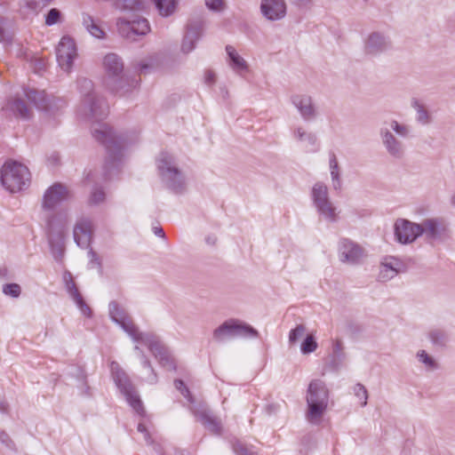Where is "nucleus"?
Wrapping results in <instances>:
<instances>
[{
	"instance_id": "nucleus-1",
	"label": "nucleus",
	"mask_w": 455,
	"mask_h": 455,
	"mask_svg": "<svg viewBox=\"0 0 455 455\" xmlns=\"http://www.w3.org/2000/svg\"><path fill=\"white\" fill-rule=\"evenodd\" d=\"M92 134L107 150V158L103 167L104 180H112L120 172L123 149L127 144V138L124 134H117L107 124H98L92 127Z\"/></svg>"
},
{
	"instance_id": "nucleus-2",
	"label": "nucleus",
	"mask_w": 455,
	"mask_h": 455,
	"mask_svg": "<svg viewBox=\"0 0 455 455\" xmlns=\"http://www.w3.org/2000/svg\"><path fill=\"white\" fill-rule=\"evenodd\" d=\"M103 64L107 74L105 84L112 92L122 96L138 86L140 79L124 73V62L117 54H107Z\"/></svg>"
},
{
	"instance_id": "nucleus-3",
	"label": "nucleus",
	"mask_w": 455,
	"mask_h": 455,
	"mask_svg": "<svg viewBox=\"0 0 455 455\" xmlns=\"http://www.w3.org/2000/svg\"><path fill=\"white\" fill-rule=\"evenodd\" d=\"M329 402V390L325 383L321 379H313L307 387L306 412L307 419L317 424L323 416Z\"/></svg>"
},
{
	"instance_id": "nucleus-4",
	"label": "nucleus",
	"mask_w": 455,
	"mask_h": 455,
	"mask_svg": "<svg viewBox=\"0 0 455 455\" xmlns=\"http://www.w3.org/2000/svg\"><path fill=\"white\" fill-rule=\"evenodd\" d=\"M159 176L164 186L174 194H182L186 190V182L182 172L178 168L175 158L168 152H162L157 159Z\"/></svg>"
},
{
	"instance_id": "nucleus-5",
	"label": "nucleus",
	"mask_w": 455,
	"mask_h": 455,
	"mask_svg": "<svg viewBox=\"0 0 455 455\" xmlns=\"http://www.w3.org/2000/svg\"><path fill=\"white\" fill-rule=\"evenodd\" d=\"M111 374L119 391L124 395L127 403L141 417L146 415L142 401L126 372L116 362L110 364Z\"/></svg>"
},
{
	"instance_id": "nucleus-6",
	"label": "nucleus",
	"mask_w": 455,
	"mask_h": 455,
	"mask_svg": "<svg viewBox=\"0 0 455 455\" xmlns=\"http://www.w3.org/2000/svg\"><path fill=\"white\" fill-rule=\"evenodd\" d=\"M66 216L51 214L46 218L48 242L52 254L57 262H62L65 255Z\"/></svg>"
},
{
	"instance_id": "nucleus-7",
	"label": "nucleus",
	"mask_w": 455,
	"mask_h": 455,
	"mask_svg": "<svg viewBox=\"0 0 455 455\" xmlns=\"http://www.w3.org/2000/svg\"><path fill=\"white\" fill-rule=\"evenodd\" d=\"M30 172L27 166L16 161H7L0 171L2 185L10 192L20 191L29 183Z\"/></svg>"
},
{
	"instance_id": "nucleus-8",
	"label": "nucleus",
	"mask_w": 455,
	"mask_h": 455,
	"mask_svg": "<svg viewBox=\"0 0 455 455\" xmlns=\"http://www.w3.org/2000/svg\"><path fill=\"white\" fill-rule=\"evenodd\" d=\"M213 339L221 342L226 339L234 338H257L259 332L251 325L238 320L228 319L213 331Z\"/></svg>"
},
{
	"instance_id": "nucleus-9",
	"label": "nucleus",
	"mask_w": 455,
	"mask_h": 455,
	"mask_svg": "<svg viewBox=\"0 0 455 455\" xmlns=\"http://www.w3.org/2000/svg\"><path fill=\"white\" fill-rule=\"evenodd\" d=\"M24 95L36 108L48 113H53L65 105L64 100L49 96L44 90L26 87Z\"/></svg>"
},
{
	"instance_id": "nucleus-10",
	"label": "nucleus",
	"mask_w": 455,
	"mask_h": 455,
	"mask_svg": "<svg viewBox=\"0 0 455 455\" xmlns=\"http://www.w3.org/2000/svg\"><path fill=\"white\" fill-rule=\"evenodd\" d=\"M108 310L112 321L120 325L134 341L140 342L144 338L145 334L139 331L132 318L124 308L119 307L116 301L113 300L109 303Z\"/></svg>"
},
{
	"instance_id": "nucleus-11",
	"label": "nucleus",
	"mask_w": 455,
	"mask_h": 455,
	"mask_svg": "<svg viewBox=\"0 0 455 455\" xmlns=\"http://www.w3.org/2000/svg\"><path fill=\"white\" fill-rule=\"evenodd\" d=\"M147 345L151 353L158 359L159 363L170 371L176 370V364L172 357L169 355L166 347L157 339V338L149 333H146L140 341Z\"/></svg>"
},
{
	"instance_id": "nucleus-12",
	"label": "nucleus",
	"mask_w": 455,
	"mask_h": 455,
	"mask_svg": "<svg viewBox=\"0 0 455 455\" xmlns=\"http://www.w3.org/2000/svg\"><path fill=\"white\" fill-rule=\"evenodd\" d=\"M76 55V46L74 39L68 36H64L56 48V58L59 66L63 70L69 71Z\"/></svg>"
},
{
	"instance_id": "nucleus-13",
	"label": "nucleus",
	"mask_w": 455,
	"mask_h": 455,
	"mask_svg": "<svg viewBox=\"0 0 455 455\" xmlns=\"http://www.w3.org/2000/svg\"><path fill=\"white\" fill-rule=\"evenodd\" d=\"M68 188L61 183H54L44 192L42 207L44 211H53L56 206L71 198Z\"/></svg>"
},
{
	"instance_id": "nucleus-14",
	"label": "nucleus",
	"mask_w": 455,
	"mask_h": 455,
	"mask_svg": "<svg viewBox=\"0 0 455 455\" xmlns=\"http://www.w3.org/2000/svg\"><path fill=\"white\" fill-rule=\"evenodd\" d=\"M421 235H423V229L419 224L403 219L395 221V235L399 243H411Z\"/></svg>"
},
{
	"instance_id": "nucleus-15",
	"label": "nucleus",
	"mask_w": 455,
	"mask_h": 455,
	"mask_svg": "<svg viewBox=\"0 0 455 455\" xmlns=\"http://www.w3.org/2000/svg\"><path fill=\"white\" fill-rule=\"evenodd\" d=\"M339 251L340 260L352 265L361 263L362 259L366 257L365 250L348 238L340 239Z\"/></svg>"
},
{
	"instance_id": "nucleus-16",
	"label": "nucleus",
	"mask_w": 455,
	"mask_h": 455,
	"mask_svg": "<svg viewBox=\"0 0 455 455\" xmlns=\"http://www.w3.org/2000/svg\"><path fill=\"white\" fill-rule=\"evenodd\" d=\"M204 24L203 18H198L187 25V32L181 44L182 52L189 53L195 49L196 42L203 35Z\"/></svg>"
},
{
	"instance_id": "nucleus-17",
	"label": "nucleus",
	"mask_w": 455,
	"mask_h": 455,
	"mask_svg": "<svg viewBox=\"0 0 455 455\" xmlns=\"http://www.w3.org/2000/svg\"><path fill=\"white\" fill-rule=\"evenodd\" d=\"M292 105L305 121H312L317 116V109L313 99L307 94H294L291 97Z\"/></svg>"
},
{
	"instance_id": "nucleus-18",
	"label": "nucleus",
	"mask_w": 455,
	"mask_h": 455,
	"mask_svg": "<svg viewBox=\"0 0 455 455\" xmlns=\"http://www.w3.org/2000/svg\"><path fill=\"white\" fill-rule=\"evenodd\" d=\"M63 281L65 283L66 290L68 295L72 298V299L76 302L77 307L80 308L81 312L87 317H91L92 315V311L91 307L85 303L82 294L80 293L74 279L72 274L66 270L63 274Z\"/></svg>"
},
{
	"instance_id": "nucleus-19",
	"label": "nucleus",
	"mask_w": 455,
	"mask_h": 455,
	"mask_svg": "<svg viewBox=\"0 0 455 455\" xmlns=\"http://www.w3.org/2000/svg\"><path fill=\"white\" fill-rule=\"evenodd\" d=\"M83 107L85 108V116L96 121L105 118L108 113V107L105 100L97 96L84 98Z\"/></svg>"
},
{
	"instance_id": "nucleus-20",
	"label": "nucleus",
	"mask_w": 455,
	"mask_h": 455,
	"mask_svg": "<svg viewBox=\"0 0 455 455\" xmlns=\"http://www.w3.org/2000/svg\"><path fill=\"white\" fill-rule=\"evenodd\" d=\"M390 41L379 32H372L369 35L364 44V52L367 55L376 56L389 49Z\"/></svg>"
},
{
	"instance_id": "nucleus-21",
	"label": "nucleus",
	"mask_w": 455,
	"mask_h": 455,
	"mask_svg": "<svg viewBox=\"0 0 455 455\" xmlns=\"http://www.w3.org/2000/svg\"><path fill=\"white\" fill-rule=\"evenodd\" d=\"M379 134L387 153L394 158H403L404 156V147L402 141L398 140L387 128H381Z\"/></svg>"
},
{
	"instance_id": "nucleus-22",
	"label": "nucleus",
	"mask_w": 455,
	"mask_h": 455,
	"mask_svg": "<svg viewBox=\"0 0 455 455\" xmlns=\"http://www.w3.org/2000/svg\"><path fill=\"white\" fill-rule=\"evenodd\" d=\"M260 9L269 20H280L286 14V4L283 0H262Z\"/></svg>"
},
{
	"instance_id": "nucleus-23",
	"label": "nucleus",
	"mask_w": 455,
	"mask_h": 455,
	"mask_svg": "<svg viewBox=\"0 0 455 455\" xmlns=\"http://www.w3.org/2000/svg\"><path fill=\"white\" fill-rule=\"evenodd\" d=\"M423 234L429 240H437L442 237L446 228L438 219H427L421 224Z\"/></svg>"
},
{
	"instance_id": "nucleus-24",
	"label": "nucleus",
	"mask_w": 455,
	"mask_h": 455,
	"mask_svg": "<svg viewBox=\"0 0 455 455\" xmlns=\"http://www.w3.org/2000/svg\"><path fill=\"white\" fill-rule=\"evenodd\" d=\"M91 238V222L82 220L78 222L74 228V240L80 247H85Z\"/></svg>"
},
{
	"instance_id": "nucleus-25",
	"label": "nucleus",
	"mask_w": 455,
	"mask_h": 455,
	"mask_svg": "<svg viewBox=\"0 0 455 455\" xmlns=\"http://www.w3.org/2000/svg\"><path fill=\"white\" fill-rule=\"evenodd\" d=\"M427 337L434 347L437 348H445L450 341V335L448 331L442 328H433L428 333Z\"/></svg>"
},
{
	"instance_id": "nucleus-26",
	"label": "nucleus",
	"mask_w": 455,
	"mask_h": 455,
	"mask_svg": "<svg viewBox=\"0 0 455 455\" xmlns=\"http://www.w3.org/2000/svg\"><path fill=\"white\" fill-rule=\"evenodd\" d=\"M226 52L228 56L229 65L236 73L248 70L247 62L236 52L233 46L227 45Z\"/></svg>"
},
{
	"instance_id": "nucleus-27",
	"label": "nucleus",
	"mask_w": 455,
	"mask_h": 455,
	"mask_svg": "<svg viewBox=\"0 0 455 455\" xmlns=\"http://www.w3.org/2000/svg\"><path fill=\"white\" fill-rule=\"evenodd\" d=\"M8 108L16 117H20L24 120H28L32 115L25 101L20 98L9 101Z\"/></svg>"
},
{
	"instance_id": "nucleus-28",
	"label": "nucleus",
	"mask_w": 455,
	"mask_h": 455,
	"mask_svg": "<svg viewBox=\"0 0 455 455\" xmlns=\"http://www.w3.org/2000/svg\"><path fill=\"white\" fill-rule=\"evenodd\" d=\"M199 421L209 431L214 434H220L221 426L220 420L208 411H202L198 413Z\"/></svg>"
},
{
	"instance_id": "nucleus-29",
	"label": "nucleus",
	"mask_w": 455,
	"mask_h": 455,
	"mask_svg": "<svg viewBox=\"0 0 455 455\" xmlns=\"http://www.w3.org/2000/svg\"><path fill=\"white\" fill-rule=\"evenodd\" d=\"M330 169H331V177L332 181V188L337 193H340L342 190V181L340 178L339 163L334 153H331L330 155Z\"/></svg>"
},
{
	"instance_id": "nucleus-30",
	"label": "nucleus",
	"mask_w": 455,
	"mask_h": 455,
	"mask_svg": "<svg viewBox=\"0 0 455 455\" xmlns=\"http://www.w3.org/2000/svg\"><path fill=\"white\" fill-rule=\"evenodd\" d=\"M311 197L315 206L325 201H329L330 197L327 186L322 181L315 183L312 188Z\"/></svg>"
},
{
	"instance_id": "nucleus-31",
	"label": "nucleus",
	"mask_w": 455,
	"mask_h": 455,
	"mask_svg": "<svg viewBox=\"0 0 455 455\" xmlns=\"http://www.w3.org/2000/svg\"><path fill=\"white\" fill-rule=\"evenodd\" d=\"M158 13L162 17H170L177 10L178 0H152Z\"/></svg>"
},
{
	"instance_id": "nucleus-32",
	"label": "nucleus",
	"mask_w": 455,
	"mask_h": 455,
	"mask_svg": "<svg viewBox=\"0 0 455 455\" xmlns=\"http://www.w3.org/2000/svg\"><path fill=\"white\" fill-rule=\"evenodd\" d=\"M317 212L324 220L329 222H336L338 220V213L336 212V207L332 204L331 200L325 201L318 205L315 206Z\"/></svg>"
},
{
	"instance_id": "nucleus-33",
	"label": "nucleus",
	"mask_w": 455,
	"mask_h": 455,
	"mask_svg": "<svg viewBox=\"0 0 455 455\" xmlns=\"http://www.w3.org/2000/svg\"><path fill=\"white\" fill-rule=\"evenodd\" d=\"M114 4L120 11L140 12L145 9L142 0H115Z\"/></svg>"
},
{
	"instance_id": "nucleus-34",
	"label": "nucleus",
	"mask_w": 455,
	"mask_h": 455,
	"mask_svg": "<svg viewBox=\"0 0 455 455\" xmlns=\"http://www.w3.org/2000/svg\"><path fill=\"white\" fill-rule=\"evenodd\" d=\"M83 25L86 28V30L96 38H103L105 36V32L103 29L97 24L90 14L83 13Z\"/></svg>"
},
{
	"instance_id": "nucleus-35",
	"label": "nucleus",
	"mask_w": 455,
	"mask_h": 455,
	"mask_svg": "<svg viewBox=\"0 0 455 455\" xmlns=\"http://www.w3.org/2000/svg\"><path fill=\"white\" fill-rule=\"evenodd\" d=\"M116 26L118 33L121 36L131 40H136V37L133 34V26L132 20H126L124 18H119L116 20Z\"/></svg>"
},
{
	"instance_id": "nucleus-36",
	"label": "nucleus",
	"mask_w": 455,
	"mask_h": 455,
	"mask_svg": "<svg viewBox=\"0 0 455 455\" xmlns=\"http://www.w3.org/2000/svg\"><path fill=\"white\" fill-rule=\"evenodd\" d=\"M132 21L133 26V34L135 37L137 36H145L149 32L150 27L147 19L138 17L132 20Z\"/></svg>"
},
{
	"instance_id": "nucleus-37",
	"label": "nucleus",
	"mask_w": 455,
	"mask_h": 455,
	"mask_svg": "<svg viewBox=\"0 0 455 455\" xmlns=\"http://www.w3.org/2000/svg\"><path fill=\"white\" fill-rule=\"evenodd\" d=\"M70 374L82 383V394L85 395H91L90 387L88 386L86 379L87 375L84 370L80 366H76L73 369Z\"/></svg>"
},
{
	"instance_id": "nucleus-38",
	"label": "nucleus",
	"mask_w": 455,
	"mask_h": 455,
	"mask_svg": "<svg viewBox=\"0 0 455 455\" xmlns=\"http://www.w3.org/2000/svg\"><path fill=\"white\" fill-rule=\"evenodd\" d=\"M78 88L84 98L95 97L93 92V83L88 78H79L77 81Z\"/></svg>"
},
{
	"instance_id": "nucleus-39",
	"label": "nucleus",
	"mask_w": 455,
	"mask_h": 455,
	"mask_svg": "<svg viewBox=\"0 0 455 455\" xmlns=\"http://www.w3.org/2000/svg\"><path fill=\"white\" fill-rule=\"evenodd\" d=\"M412 106L417 111V120L422 124H429L430 116L428 111L425 108V107L417 100H413Z\"/></svg>"
},
{
	"instance_id": "nucleus-40",
	"label": "nucleus",
	"mask_w": 455,
	"mask_h": 455,
	"mask_svg": "<svg viewBox=\"0 0 455 455\" xmlns=\"http://www.w3.org/2000/svg\"><path fill=\"white\" fill-rule=\"evenodd\" d=\"M317 348V342L313 334H307L301 343L300 350L303 355L313 353Z\"/></svg>"
},
{
	"instance_id": "nucleus-41",
	"label": "nucleus",
	"mask_w": 455,
	"mask_h": 455,
	"mask_svg": "<svg viewBox=\"0 0 455 455\" xmlns=\"http://www.w3.org/2000/svg\"><path fill=\"white\" fill-rule=\"evenodd\" d=\"M419 361L426 365L428 370H436L439 368L437 362L430 356L425 350H419L417 354Z\"/></svg>"
},
{
	"instance_id": "nucleus-42",
	"label": "nucleus",
	"mask_w": 455,
	"mask_h": 455,
	"mask_svg": "<svg viewBox=\"0 0 455 455\" xmlns=\"http://www.w3.org/2000/svg\"><path fill=\"white\" fill-rule=\"evenodd\" d=\"M61 12L57 8H52L48 11L45 15V24L47 26H52L60 21Z\"/></svg>"
},
{
	"instance_id": "nucleus-43",
	"label": "nucleus",
	"mask_w": 455,
	"mask_h": 455,
	"mask_svg": "<svg viewBox=\"0 0 455 455\" xmlns=\"http://www.w3.org/2000/svg\"><path fill=\"white\" fill-rule=\"evenodd\" d=\"M106 195L104 190L100 188H95L91 193L90 198H89V204H100L105 201Z\"/></svg>"
},
{
	"instance_id": "nucleus-44",
	"label": "nucleus",
	"mask_w": 455,
	"mask_h": 455,
	"mask_svg": "<svg viewBox=\"0 0 455 455\" xmlns=\"http://www.w3.org/2000/svg\"><path fill=\"white\" fill-rule=\"evenodd\" d=\"M306 332V327L303 324H298L294 329H291L289 333L290 344H295L298 340L302 338Z\"/></svg>"
},
{
	"instance_id": "nucleus-45",
	"label": "nucleus",
	"mask_w": 455,
	"mask_h": 455,
	"mask_svg": "<svg viewBox=\"0 0 455 455\" xmlns=\"http://www.w3.org/2000/svg\"><path fill=\"white\" fill-rule=\"evenodd\" d=\"M354 393L356 397L363 400L361 403V406H366L368 400V391L366 387L363 384L357 383L354 387Z\"/></svg>"
},
{
	"instance_id": "nucleus-46",
	"label": "nucleus",
	"mask_w": 455,
	"mask_h": 455,
	"mask_svg": "<svg viewBox=\"0 0 455 455\" xmlns=\"http://www.w3.org/2000/svg\"><path fill=\"white\" fill-rule=\"evenodd\" d=\"M3 292L12 298H18L20 295L21 288L18 283H6L3 287Z\"/></svg>"
},
{
	"instance_id": "nucleus-47",
	"label": "nucleus",
	"mask_w": 455,
	"mask_h": 455,
	"mask_svg": "<svg viewBox=\"0 0 455 455\" xmlns=\"http://www.w3.org/2000/svg\"><path fill=\"white\" fill-rule=\"evenodd\" d=\"M400 265L398 259L395 258H390V260L387 259H385L384 262L381 263V267L388 270L392 275H395L398 274V266Z\"/></svg>"
},
{
	"instance_id": "nucleus-48",
	"label": "nucleus",
	"mask_w": 455,
	"mask_h": 455,
	"mask_svg": "<svg viewBox=\"0 0 455 455\" xmlns=\"http://www.w3.org/2000/svg\"><path fill=\"white\" fill-rule=\"evenodd\" d=\"M344 347H343V344L340 340H336L334 343H333V346H332V355L331 356L337 358L338 361H343L345 360L346 358V354L345 352L343 351Z\"/></svg>"
},
{
	"instance_id": "nucleus-49",
	"label": "nucleus",
	"mask_w": 455,
	"mask_h": 455,
	"mask_svg": "<svg viewBox=\"0 0 455 455\" xmlns=\"http://www.w3.org/2000/svg\"><path fill=\"white\" fill-rule=\"evenodd\" d=\"M204 3L209 10L216 12H222L226 7L224 0H204Z\"/></svg>"
},
{
	"instance_id": "nucleus-50",
	"label": "nucleus",
	"mask_w": 455,
	"mask_h": 455,
	"mask_svg": "<svg viewBox=\"0 0 455 455\" xmlns=\"http://www.w3.org/2000/svg\"><path fill=\"white\" fill-rule=\"evenodd\" d=\"M28 8L32 11H38L47 4H49L52 0H24Z\"/></svg>"
},
{
	"instance_id": "nucleus-51",
	"label": "nucleus",
	"mask_w": 455,
	"mask_h": 455,
	"mask_svg": "<svg viewBox=\"0 0 455 455\" xmlns=\"http://www.w3.org/2000/svg\"><path fill=\"white\" fill-rule=\"evenodd\" d=\"M391 129L402 137H407L409 134V128L406 125L400 124L397 121L393 120L390 124Z\"/></svg>"
},
{
	"instance_id": "nucleus-52",
	"label": "nucleus",
	"mask_w": 455,
	"mask_h": 455,
	"mask_svg": "<svg viewBox=\"0 0 455 455\" xmlns=\"http://www.w3.org/2000/svg\"><path fill=\"white\" fill-rule=\"evenodd\" d=\"M233 451L236 455H257L256 453L250 451L241 442L235 441L232 444Z\"/></svg>"
},
{
	"instance_id": "nucleus-53",
	"label": "nucleus",
	"mask_w": 455,
	"mask_h": 455,
	"mask_svg": "<svg viewBox=\"0 0 455 455\" xmlns=\"http://www.w3.org/2000/svg\"><path fill=\"white\" fill-rule=\"evenodd\" d=\"M137 430H138V432H140L143 435L144 440L147 444L153 443V441L155 439L152 437L148 427L143 423L140 422L138 424Z\"/></svg>"
},
{
	"instance_id": "nucleus-54",
	"label": "nucleus",
	"mask_w": 455,
	"mask_h": 455,
	"mask_svg": "<svg viewBox=\"0 0 455 455\" xmlns=\"http://www.w3.org/2000/svg\"><path fill=\"white\" fill-rule=\"evenodd\" d=\"M0 442L8 449L14 450L15 443L10 435L4 430L0 431Z\"/></svg>"
},
{
	"instance_id": "nucleus-55",
	"label": "nucleus",
	"mask_w": 455,
	"mask_h": 455,
	"mask_svg": "<svg viewBox=\"0 0 455 455\" xmlns=\"http://www.w3.org/2000/svg\"><path fill=\"white\" fill-rule=\"evenodd\" d=\"M174 386L175 387L180 390L181 392V394L187 397L189 394H190V391L189 389L187 387V386L185 385L184 381L182 379H176L174 380Z\"/></svg>"
},
{
	"instance_id": "nucleus-56",
	"label": "nucleus",
	"mask_w": 455,
	"mask_h": 455,
	"mask_svg": "<svg viewBox=\"0 0 455 455\" xmlns=\"http://www.w3.org/2000/svg\"><path fill=\"white\" fill-rule=\"evenodd\" d=\"M342 363L343 361H338L337 358L331 355V359L327 363V367L333 371H338L342 366Z\"/></svg>"
},
{
	"instance_id": "nucleus-57",
	"label": "nucleus",
	"mask_w": 455,
	"mask_h": 455,
	"mask_svg": "<svg viewBox=\"0 0 455 455\" xmlns=\"http://www.w3.org/2000/svg\"><path fill=\"white\" fill-rule=\"evenodd\" d=\"M88 255L91 259L90 262L96 264L101 271L102 265H101V261H100V259L99 258L98 254L92 249H91L88 252Z\"/></svg>"
},
{
	"instance_id": "nucleus-58",
	"label": "nucleus",
	"mask_w": 455,
	"mask_h": 455,
	"mask_svg": "<svg viewBox=\"0 0 455 455\" xmlns=\"http://www.w3.org/2000/svg\"><path fill=\"white\" fill-rule=\"evenodd\" d=\"M395 275H392V274L387 270L386 268L382 267V269L379 272V279L382 282H386L391 278H393Z\"/></svg>"
},
{
	"instance_id": "nucleus-59",
	"label": "nucleus",
	"mask_w": 455,
	"mask_h": 455,
	"mask_svg": "<svg viewBox=\"0 0 455 455\" xmlns=\"http://www.w3.org/2000/svg\"><path fill=\"white\" fill-rule=\"evenodd\" d=\"M307 132H306L302 127H298L294 130V136L299 140H303L306 139Z\"/></svg>"
},
{
	"instance_id": "nucleus-60",
	"label": "nucleus",
	"mask_w": 455,
	"mask_h": 455,
	"mask_svg": "<svg viewBox=\"0 0 455 455\" xmlns=\"http://www.w3.org/2000/svg\"><path fill=\"white\" fill-rule=\"evenodd\" d=\"M148 445L151 446L152 449L154 450V451L156 453H157L158 455H164L163 447L161 446L160 443H158L155 440L153 441V443H149Z\"/></svg>"
},
{
	"instance_id": "nucleus-61",
	"label": "nucleus",
	"mask_w": 455,
	"mask_h": 455,
	"mask_svg": "<svg viewBox=\"0 0 455 455\" xmlns=\"http://www.w3.org/2000/svg\"><path fill=\"white\" fill-rule=\"evenodd\" d=\"M205 83L212 84L215 82V74L212 70H207L204 76Z\"/></svg>"
},
{
	"instance_id": "nucleus-62",
	"label": "nucleus",
	"mask_w": 455,
	"mask_h": 455,
	"mask_svg": "<svg viewBox=\"0 0 455 455\" xmlns=\"http://www.w3.org/2000/svg\"><path fill=\"white\" fill-rule=\"evenodd\" d=\"M292 4H295L296 6L301 8V7H307L312 0H291Z\"/></svg>"
},
{
	"instance_id": "nucleus-63",
	"label": "nucleus",
	"mask_w": 455,
	"mask_h": 455,
	"mask_svg": "<svg viewBox=\"0 0 455 455\" xmlns=\"http://www.w3.org/2000/svg\"><path fill=\"white\" fill-rule=\"evenodd\" d=\"M148 382L151 385H154L157 382L158 380V378H157V374L156 372L155 371L154 368H151L150 370V375L148 377Z\"/></svg>"
},
{
	"instance_id": "nucleus-64",
	"label": "nucleus",
	"mask_w": 455,
	"mask_h": 455,
	"mask_svg": "<svg viewBox=\"0 0 455 455\" xmlns=\"http://www.w3.org/2000/svg\"><path fill=\"white\" fill-rule=\"evenodd\" d=\"M305 140H307L311 146L315 145L317 141L316 135L312 132H308Z\"/></svg>"
}]
</instances>
